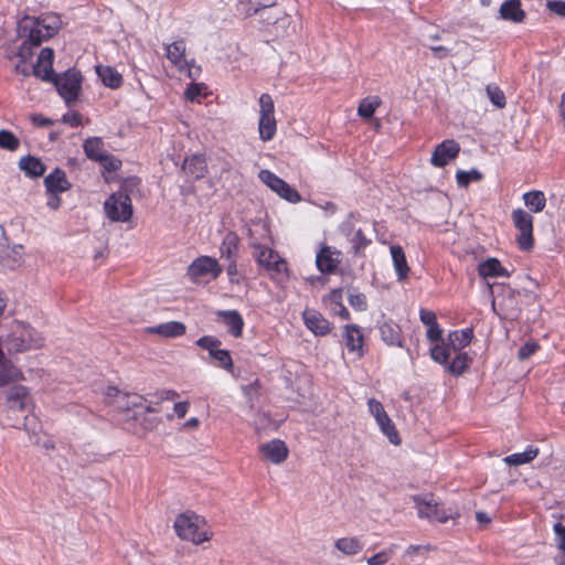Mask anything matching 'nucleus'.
<instances>
[{"label": "nucleus", "mask_w": 565, "mask_h": 565, "mask_svg": "<svg viewBox=\"0 0 565 565\" xmlns=\"http://www.w3.org/2000/svg\"><path fill=\"white\" fill-rule=\"evenodd\" d=\"M17 36L22 40L19 51L15 53L14 68L23 76L35 75V62L33 51L35 47V18L23 17L17 25Z\"/></svg>", "instance_id": "nucleus-1"}, {"label": "nucleus", "mask_w": 565, "mask_h": 565, "mask_svg": "<svg viewBox=\"0 0 565 565\" xmlns=\"http://www.w3.org/2000/svg\"><path fill=\"white\" fill-rule=\"evenodd\" d=\"M173 529L180 540L191 542L195 545L209 542L213 536V532L205 518L191 510H186L177 515Z\"/></svg>", "instance_id": "nucleus-2"}, {"label": "nucleus", "mask_w": 565, "mask_h": 565, "mask_svg": "<svg viewBox=\"0 0 565 565\" xmlns=\"http://www.w3.org/2000/svg\"><path fill=\"white\" fill-rule=\"evenodd\" d=\"M412 500L419 519H426L429 522L446 523L459 516L457 511L446 509L444 504L437 502L433 494H415L412 497Z\"/></svg>", "instance_id": "nucleus-3"}, {"label": "nucleus", "mask_w": 565, "mask_h": 565, "mask_svg": "<svg viewBox=\"0 0 565 565\" xmlns=\"http://www.w3.org/2000/svg\"><path fill=\"white\" fill-rule=\"evenodd\" d=\"M254 257L259 266H262L271 279L281 281L288 277V266L276 250L262 244H254Z\"/></svg>", "instance_id": "nucleus-4"}, {"label": "nucleus", "mask_w": 565, "mask_h": 565, "mask_svg": "<svg viewBox=\"0 0 565 565\" xmlns=\"http://www.w3.org/2000/svg\"><path fill=\"white\" fill-rule=\"evenodd\" d=\"M50 84H53L65 103L71 105L78 98L82 87V75L78 71L70 68L61 75L57 74L56 79Z\"/></svg>", "instance_id": "nucleus-5"}, {"label": "nucleus", "mask_w": 565, "mask_h": 565, "mask_svg": "<svg viewBox=\"0 0 565 565\" xmlns=\"http://www.w3.org/2000/svg\"><path fill=\"white\" fill-rule=\"evenodd\" d=\"M275 105L269 94H262L259 97V120L258 132L263 141L274 138L277 129L275 119Z\"/></svg>", "instance_id": "nucleus-6"}, {"label": "nucleus", "mask_w": 565, "mask_h": 565, "mask_svg": "<svg viewBox=\"0 0 565 565\" xmlns=\"http://www.w3.org/2000/svg\"><path fill=\"white\" fill-rule=\"evenodd\" d=\"M107 217L113 222H127L132 215L129 195L122 191L113 193L104 203Z\"/></svg>", "instance_id": "nucleus-7"}, {"label": "nucleus", "mask_w": 565, "mask_h": 565, "mask_svg": "<svg viewBox=\"0 0 565 565\" xmlns=\"http://www.w3.org/2000/svg\"><path fill=\"white\" fill-rule=\"evenodd\" d=\"M44 185L47 195V206L52 210L58 209L61 205L58 194L71 188V183L67 180L65 171L60 168L54 169L53 172L44 178Z\"/></svg>", "instance_id": "nucleus-8"}, {"label": "nucleus", "mask_w": 565, "mask_h": 565, "mask_svg": "<svg viewBox=\"0 0 565 565\" xmlns=\"http://www.w3.org/2000/svg\"><path fill=\"white\" fill-rule=\"evenodd\" d=\"M512 222L519 235L516 236V243L520 249L530 250L534 245L533 238V216L522 209H516L511 215Z\"/></svg>", "instance_id": "nucleus-9"}, {"label": "nucleus", "mask_w": 565, "mask_h": 565, "mask_svg": "<svg viewBox=\"0 0 565 565\" xmlns=\"http://www.w3.org/2000/svg\"><path fill=\"white\" fill-rule=\"evenodd\" d=\"M222 266L216 258L211 256H200L195 258L188 267L186 275L193 282H199L201 278L210 276L217 278L222 273Z\"/></svg>", "instance_id": "nucleus-10"}, {"label": "nucleus", "mask_w": 565, "mask_h": 565, "mask_svg": "<svg viewBox=\"0 0 565 565\" xmlns=\"http://www.w3.org/2000/svg\"><path fill=\"white\" fill-rule=\"evenodd\" d=\"M258 177L263 183L286 201L290 203H298L301 201V196L298 191L271 171L263 169L259 171Z\"/></svg>", "instance_id": "nucleus-11"}, {"label": "nucleus", "mask_w": 565, "mask_h": 565, "mask_svg": "<svg viewBox=\"0 0 565 565\" xmlns=\"http://www.w3.org/2000/svg\"><path fill=\"white\" fill-rule=\"evenodd\" d=\"M369 411L374 416L377 425L380 426L382 433L387 436L388 440L394 445L401 444V438L398 433L386 414L382 403L375 398H370L367 402Z\"/></svg>", "instance_id": "nucleus-12"}, {"label": "nucleus", "mask_w": 565, "mask_h": 565, "mask_svg": "<svg viewBox=\"0 0 565 565\" xmlns=\"http://www.w3.org/2000/svg\"><path fill=\"white\" fill-rule=\"evenodd\" d=\"M62 20L57 13L46 12L38 17V46L42 41L52 39L62 28Z\"/></svg>", "instance_id": "nucleus-13"}, {"label": "nucleus", "mask_w": 565, "mask_h": 565, "mask_svg": "<svg viewBox=\"0 0 565 565\" xmlns=\"http://www.w3.org/2000/svg\"><path fill=\"white\" fill-rule=\"evenodd\" d=\"M460 151V146L457 141L448 139L439 143L431 156L430 162L433 166L443 168L449 160L455 159Z\"/></svg>", "instance_id": "nucleus-14"}, {"label": "nucleus", "mask_w": 565, "mask_h": 565, "mask_svg": "<svg viewBox=\"0 0 565 565\" xmlns=\"http://www.w3.org/2000/svg\"><path fill=\"white\" fill-rule=\"evenodd\" d=\"M55 53L51 47L41 49L38 54V78L51 83L56 79L57 73L53 70Z\"/></svg>", "instance_id": "nucleus-15"}, {"label": "nucleus", "mask_w": 565, "mask_h": 565, "mask_svg": "<svg viewBox=\"0 0 565 565\" xmlns=\"http://www.w3.org/2000/svg\"><path fill=\"white\" fill-rule=\"evenodd\" d=\"M263 456L275 465L284 462L289 454L287 445L280 439H274L259 447Z\"/></svg>", "instance_id": "nucleus-16"}, {"label": "nucleus", "mask_w": 565, "mask_h": 565, "mask_svg": "<svg viewBox=\"0 0 565 565\" xmlns=\"http://www.w3.org/2000/svg\"><path fill=\"white\" fill-rule=\"evenodd\" d=\"M343 342L350 352H356L359 356L363 355L364 337L359 326L347 324L343 331Z\"/></svg>", "instance_id": "nucleus-17"}, {"label": "nucleus", "mask_w": 565, "mask_h": 565, "mask_svg": "<svg viewBox=\"0 0 565 565\" xmlns=\"http://www.w3.org/2000/svg\"><path fill=\"white\" fill-rule=\"evenodd\" d=\"M303 320L306 327L316 335H326L331 331V323L316 310H305Z\"/></svg>", "instance_id": "nucleus-18"}, {"label": "nucleus", "mask_w": 565, "mask_h": 565, "mask_svg": "<svg viewBox=\"0 0 565 565\" xmlns=\"http://www.w3.org/2000/svg\"><path fill=\"white\" fill-rule=\"evenodd\" d=\"M441 39L440 32H429L424 34L423 45L427 46L438 60H444L458 54L454 52L451 47L440 45L439 40Z\"/></svg>", "instance_id": "nucleus-19"}, {"label": "nucleus", "mask_w": 565, "mask_h": 565, "mask_svg": "<svg viewBox=\"0 0 565 565\" xmlns=\"http://www.w3.org/2000/svg\"><path fill=\"white\" fill-rule=\"evenodd\" d=\"M499 17L512 23H522L525 20L526 13L521 8L520 0H507L500 6Z\"/></svg>", "instance_id": "nucleus-20"}, {"label": "nucleus", "mask_w": 565, "mask_h": 565, "mask_svg": "<svg viewBox=\"0 0 565 565\" xmlns=\"http://www.w3.org/2000/svg\"><path fill=\"white\" fill-rule=\"evenodd\" d=\"M182 171L194 179H202L207 173V163L203 154H193L184 159Z\"/></svg>", "instance_id": "nucleus-21"}, {"label": "nucleus", "mask_w": 565, "mask_h": 565, "mask_svg": "<svg viewBox=\"0 0 565 565\" xmlns=\"http://www.w3.org/2000/svg\"><path fill=\"white\" fill-rule=\"evenodd\" d=\"M217 318L227 327L228 332L238 338L242 335L244 320L236 310H222L217 312Z\"/></svg>", "instance_id": "nucleus-22"}, {"label": "nucleus", "mask_w": 565, "mask_h": 565, "mask_svg": "<svg viewBox=\"0 0 565 565\" xmlns=\"http://www.w3.org/2000/svg\"><path fill=\"white\" fill-rule=\"evenodd\" d=\"M147 331L152 334H159L163 338H177L183 335L186 328L185 324L180 321H169L149 327Z\"/></svg>", "instance_id": "nucleus-23"}, {"label": "nucleus", "mask_w": 565, "mask_h": 565, "mask_svg": "<svg viewBox=\"0 0 565 565\" xmlns=\"http://www.w3.org/2000/svg\"><path fill=\"white\" fill-rule=\"evenodd\" d=\"M339 253L332 252L330 247L326 246L320 249L316 257V264L321 273H332L339 264Z\"/></svg>", "instance_id": "nucleus-24"}, {"label": "nucleus", "mask_w": 565, "mask_h": 565, "mask_svg": "<svg viewBox=\"0 0 565 565\" xmlns=\"http://www.w3.org/2000/svg\"><path fill=\"white\" fill-rule=\"evenodd\" d=\"M478 274L482 278L509 277L510 273L501 265L500 260L490 257L478 265Z\"/></svg>", "instance_id": "nucleus-25"}, {"label": "nucleus", "mask_w": 565, "mask_h": 565, "mask_svg": "<svg viewBox=\"0 0 565 565\" xmlns=\"http://www.w3.org/2000/svg\"><path fill=\"white\" fill-rule=\"evenodd\" d=\"M83 148L87 158L94 161L105 163V161H108L110 159L109 154L104 153V142L98 137L87 138L84 142Z\"/></svg>", "instance_id": "nucleus-26"}, {"label": "nucleus", "mask_w": 565, "mask_h": 565, "mask_svg": "<svg viewBox=\"0 0 565 565\" xmlns=\"http://www.w3.org/2000/svg\"><path fill=\"white\" fill-rule=\"evenodd\" d=\"M145 397L136 393H125L119 399L111 401V406L121 412H129L135 408L143 407Z\"/></svg>", "instance_id": "nucleus-27"}, {"label": "nucleus", "mask_w": 565, "mask_h": 565, "mask_svg": "<svg viewBox=\"0 0 565 565\" xmlns=\"http://www.w3.org/2000/svg\"><path fill=\"white\" fill-rule=\"evenodd\" d=\"M239 238L236 233L228 232L223 237L220 246L221 257L227 262L236 260Z\"/></svg>", "instance_id": "nucleus-28"}, {"label": "nucleus", "mask_w": 565, "mask_h": 565, "mask_svg": "<svg viewBox=\"0 0 565 565\" xmlns=\"http://www.w3.org/2000/svg\"><path fill=\"white\" fill-rule=\"evenodd\" d=\"M381 339L388 345L402 347L401 328L394 322H384L380 326Z\"/></svg>", "instance_id": "nucleus-29"}, {"label": "nucleus", "mask_w": 565, "mask_h": 565, "mask_svg": "<svg viewBox=\"0 0 565 565\" xmlns=\"http://www.w3.org/2000/svg\"><path fill=\"white\" fill-rule=\"evenodd\" d=\"M473 338L472 328H466L462 330H456L448 334V342L451 347L452 351L458 352L461 349L466 348Z\"/></svg>", "instance_id": "nucleus-30"}, {"label": "nucleus", "mask_w": 565, "mask_h": 565, "mask_svg": "<svg viewBox=\"0 0 565 565\" xmlns=\"http://www.w3.org/2000/svg\"><path fill=\"white\" fill-rule=\"evenodd\" d=\"M184 55L185 43L183 40H178L167 45V58L179 70H182L186 64Z\"/></svg>", "instance_id": "nucleus-31"}, {"label": "nucleus", "mask_w": 565, "mask_h": 565, "mask_svg": "<svg viewBox=\"0 0 565 565\" xmlns=\"http://www.w3.org/2000/svg\"><path fill=\"white\" fill-rule=\"evenodd\" d=\"M390 249L398 280H405L409 273L405 253L399 245H392Z\"/></svg>", "instance_id": "nucleus-32"}, {"label": "nucleus", "mask_w": 565, "mask_h": 565, "mask_svg": "<svg viewBox=\"0 0 565 565\" xmlns=\"http://www.w3.org/2000/svg\"><path fill=\"white\" fill-rule=\"evenodd\" d=\"M276 3L277 0H248L247 4L239 3V10L245 17H252L266 13V10L274 8Z\"/></svg>", "instance_id": "nucleus-33"}, {"label": "nucleus", "mask_w": 565, "mask_h": 565, "mask_svg": "<svg viewBox=\"0 0 565 565\" xmlns=\"http://www.w3.org/2000/svg\"><path fill=\"white\" fill-rule=\"evenodd\" d=\"M96 72L102 82L109 88H119L122 84V76L115 68L110 66L99 65L96 67Z\"/></svg>", "instance_id": "nucleus-34"}, {"label": "nucleus", "mask_w": 565, "mask_h": 565, "mask_svg": "<svg viewBox=\"0 0 565 565\" xmlns=\"http://www.w3.org/2000/svg\"><path fill=\"white\" fill-rule=\"evenodd\" d=\"M471 362L472 359L468 355V353L459 352L456 354L451 362L447 363L445 369L451 375L460 376L466 372Z\"/></svg>", "instance_id": "nucleus-35"}, {"label": "nucleus", "mask_w": 565, "mask_h": 565, "mask_svg": "<svg viewBox=\"0 0 565 565\" xmlns=\"http://www.w3.org/2000/svg\"><path fill=\"white\" fill-rule=\"evenodd\" d=\"M525 206L534 213H540L546 205V198L542 191L533 190L523 194Z\"/></svg>", "instance_id": "nucleus-36"}, {"label": "nucleus", "mask_w": 565, "mask_h": 565, "mask_svg": "<svg viewBox=\"0 0 565 565\" xmlns=\"http://www.w3.org/2000/svg\"><path fill=\"white\" fill-rule=\"evenodd\" d=\"M334 546L344 555L351 556L362 551L363 543L358 537H341L335 541Z\"/></svg>", "instance_id": "nucleus-37"}, {"label": "nucleus", "mask_w": 565, "mask_h": 565, "mask_svg": "<svg viewBox=\"0 0 565 565\" xmlns=\"http://www.w3.org/2000/svg\"><path fill=\"white\" fill-rule=\"evenodd\" d=\"M539 455V449L536 447H527V449L523 452L512 454L503 458V461L508 466H520L524 463L531 462Z\"/></svg>", "instance_id": "nucleus-38"}, {"label": "nucleus", "mask_w": 565, "mask_h": 565, "mask_svg": "<svg viewBox=\"0 0 565 565\" xmlns=\"http://www.w3.org/2000/svg\"><path fill=\"white\" fill-rule=\"evenodd\" d=\"M380 105L381 99L379 96L365 97L359 104L358 115L364 119H369L374 115Z\"/></svg>", "instance_id": "nucleus-39"}, {"label": "nucleus", "mask_w": 565, "mask_h": 565, "mask_svg": "<svg viewBox=\"0 0 565 565\" xmlns=\"http://www.w3.org/2000/svg\"><path fill=\"white\" fill-rule=\"evenodd\" d=\"M451 350L452 349L449 345V342L444 344H436L430 350V356L436 363L446 366L450 358Z\"/></svg>", "instance_id": "nucleus-40"}, {"label": "nucleus", "mask_w": 565, "mask_h": 565, "mask_svg": "<svg viewBox=\"0 0 565 565\" xmlns=\"http://www.w3.org/2000/svg\"><path fill=\"white\" fill-rule=\"evenodd\" d=\"M210 358L214 360L217 365L228 372L233 370V360L227 350L217 349L210 354Z\"/></svg>", "instance_id": "nucleus-41"}, {"label": "nucleus", "mask_w": 565, "mask_h": 565, "mask_svg": "<svg viewBox=\"0 0 565 565\" xmlns=\"http://www.w3.org/2000/svg\"><path fill=\"white\" fill-rule=\"evenodd\" d=\"M482 179V173L477 169H472L470 171L458 170L456 173V180L459 186L467 188L470 182L480 181Z\"/></svg>", "instance_id": "nucleus-42"}, {"label": "nucleus", "mask_w": 565, "mask_h": 565, "mask_svg": "<svg viewBox=\"0 0 565 565\" xmlns=\"http://www.w3.org/2000/svg\"><path fill=\"white\" fill-rule=\"evenodd\" d=\"M486 92H487L489 99L497 108L501 109V108L505 107V104H507L505 95L499 86L491 85V84L487 85Z\"/></svg>", "instance_id": "nucleus-43"}, {"label": "nucleus", "mask_w": 565, "mask_h": 565, "mask_svg": "<svg viewBox=\"0 0 565 565\" xmlns=\"http://www.w3.org/2000/svg\"><path fill=\"white\" fill-rule=\"evenodd\" d=\"M20 146V140L11 131L0 130V149L15 151Z\"/></svg>", "instance_id": "nucleus-44"}, {"label": "nucleus", "mask_w": 565, "mask_h": 565, "mask_svg": "<svg viewBox=\"0 0 565 565\" xmlns=\"http://www.w3.org/2000/svg\"><path fill=\"white\" fill-rule=\"evenodd\" d=\"M196 345L204 350H207L210 355L213 351L220 348L221 341L213 335H203L200 339H198Z\"/></svg>", "instance_id": "nucleus-45"}, {"label": "nucleus", "mask_w": 565, "mask_h": 565, "mask_svg": "<svg viewBox=\"0 0 565 565\" xmlns=\"http://www.w3.org/2000/svg\"><path fill=\"white\" fill-rule=\"evenodd\" d=\"M19 168L22 170L29 178H35V157L29 154L22 157L19 161Z\"/></svg>", "instance_id": "nucleus-46"}, {"label": "nucleus", "mask_w": 565, "mask_h": 565, "mask_svg": "<svg viewBox=\"0 0 565 565\" xmlns=\"http://www.w3.org/2000/svg\"><path fill=\"white\" fill-rule=\"evenodd\" d=\"M19 376V371L14 366H2L0 369V387L9 384Z\"/></svg>", "instance_id": "nucleus-47"}, {"label": "nucleus", "mask_w": 565, "mask_h": 565, "mask_svg": "<svg viewBox=\"0 0 565 565\" xmlns=\"http://www.w3.org/2000/svg\"><path fill=\"white\" fill-rule=\"evenodd\" d=\"M349 303L352 308L359 311H364L367 308L366 297L364 294H353L349 295Z\"/></svg>", "instance_id": "nucleus-48"}, {"label": "nucleus", "mask_w": 565, "mask_h": 565, "mask_svg": "<svg viewBox=\"0 0 565 565\" xmlns=\"http://www.w3.org/2000/svg\"><path fill=\"white\" fill-rule=\"evenodd\" d=\"M539 349V344L534 341H529L526 343H524L519 352H518V358L520 360H526L529 359L531 355H533Z\"/></svg>", "instance_id": "nucleus-49"}, {"label": "nucleus", "mask_w": 565, "mask_h": 565, "mask_svg": "<svg viewBox=\"0 0 565 565\" xmlns=\"http://www.w3.org/2000/svg\"><path fill=\"white\" fill-rule=\"evenodd\" d=\"M557 547L565 554V525L557 522L553 526Z\"/></svg>", "instance_id": "nucleus-50"}, {"label": "nucleus", "mask_w": 565, "mask_h": 565, "mask_svg": "<svg viewBox=\"0 0 565 565\" xmlns=\"http://www.w3.org/2000/svg\"><path fill=\"white\" fill-rule=\"evenodd\" d=\"M351 242L353 243L355 250H360L362 248H365L369 245L370 239H367L365 237V235L363 234L362 230L359 228L354 232V235L351 238Z\"/></svg>", "instance_id": "nucleus-51"}, {"label": "nucleus", "mask_w": 565, "mask_h": 565, "mask_svg": "<svg viewBox=\"0 0 565 565\" xmlns=\"http://www.w3.org/2000/svg\"><path fill=\"white\" fill-rule=\"evenodd\" d=\"M266 24L277 23L282 12L274 8L266 10V13H258Z\"/></svg>", "instance_id": "nucleus-52"}, {"label": "nucleus", "mask_w": 565, "mask_h": 565, "mask_svg": "<svg viewBox=\"0 0 565 565\" xmlns=\"http://www.w3.org/2000/svg\"><path fill=\"white\" fill-rule=\"evenodd\" d=\"M427 339L431 342H439L443 340V330L438 322L428 327Z\"/></svg>", "instance_id": "nucleus-53"}, {"label": "nucleus", "mask_w": 565, "mask_h": 565, "mask_svg": "<svg viewBox=\"0 0 565 565\" xmlns=\"http://www.w3.org/2000/svg\"><path fill=\"white\" fill-rule=\"evenodd\" d=\"M390 554L385 551L379 552L366 559L367 565H384L388 562Z\"/></svg>", "instance_id": "nucleus-54"}, {"label": "nucleus", "mask_w": 565, "mask_h": 565, "mask_svg": "<svg viewBox=\"0 0 565 565\" xmlns=\"http://www.w3.org/2000/svg\"><path fill=\"white\" fill-rule=\"evenodd\" d=\"M62 121L72 127H77L82 124V115L77 111L66 113L63 115Z\"/></svg>", "instance_id": "nucleus-55"}, {"label": "nucleus", "mask_w": 565, "mask_h": 565, "mask_svg": "<svg viewBox=\"0 0 565 565\" xmlns=\"http://www.w3.org/2000/svg\"><path fill=\"white\" fill-rule=\"evenodd\" d=\"M546 7L553 13H556L557 15H561V17H565V1H561V0L548 1Z\"/></svg>", "instance_id": "nucleus-56"}, {"label": "nucleus", "mask_w": 565, "mask_h": 565, "mask_svg": "<svg viewBox=\"0 0 565 565\" xmlns=\"http://www.w3.org/2000/svg\"><path fill=\"white\" fill-rule=\"evenodd\" d=\"M419 318H420V321L424 324H426L427 327L435 324V322H437V317H436L435 312L427 310V309H422L419 311Z\"/></svg>", "instance_id": "nucleus-57"}, {"label": "nucleus", "mask_w": 565, "mask_h": 565, "mask_svg": "<svg viewBox=\"0 0 565 565\" xmlns=\"http://www.w3.org/2000/svg\"><path fill=\"white\" fill-rule=\"evenodd\" d=\"M226 273L230 277V281L232 284H239V277H238V269L236 265V260L228 262V265L226 267Z\"/></svg>", "instance_id": "nucleus-58"}, {"label": "nucleus", "mask_w": 565, "mask_h": 565, "mask_svg": "<svg viewBox=\"0 0 565 565\" xmlns=\"http://www.w3.org/2000/svg\"><path fill=\"white\" fill-rule=\"evenodd\" d=\"M120 395H124V392L119 391L116 386H108L105 392L106 403L111 405V401L119 399Z\"/></svg>", "instance_id": "nucleus-59"}, {"label": "nucleus", "mask_w": 565, "mask_h": 565, "mask_svg": "<svg viewBox=\"0 0 565 565\" xmlns=\"http://www.w3.org/2000/svg\"><path fill=\"white\" fill-rule=\"evenodd\" d=\"M202 86L200 84H191L185 90V97L189 100H194L198 96L201 95Z\"/></svg>", "instance_id": "nucleus-60"}, {"label": "nucleus", "mask_w": 565, "mask_h": 565, "mask_svg": "<svg viewBox=\"0 0 565 565\" xmlns=\"http://www.w3.org/2000/svg\"><path fill=\"white\" fill-rule=\"evenodd\" d=\"M159 402L162 401H174L179 397V393L173 390H163L156 394Z\"/></svg>", "instance_id": "nucleus-61"}, {"label": "nucleus", "mask_w": 565, "mask_h": 565, "mask_svg": "<svg viewBox=\"0 0 565 565\" xmlns=\"http://www.w3.org/2000/svg\"><path fill=\"white\" fill-rule=\"evenodd\" d=\"M190 404L189 402H178L174 404V413L179 418H183L188 411H189Z\"/></svg>", "instance_id": "nucleus-62"}, {"label": "nucleus", "mask_w": 565, "mask_h": 565, "mask_svg": "<svg viewBox=\"0 0 565 565\" xmlns=\"http://www.w3.org/2000/svg\"><path fill=\"white\" fill-rule=\"evenodd\" d=\"M269 423V417L267 414L265 413H259L257 415V419L255 422V428L256 430H259L262 428H265L267 426V424Z\"/></svg>", "instance_id": "nucleus-63"}, {"label": "nucleus", "mask_w": 565, "mask_h": 565, "mask_svg": "<svg viewBox=\"0 0 565 565\" xmlns=\"http://www.w3.org/2000/svg\"><path fill=\"white\" fill-rule=\"evenodd\" d=\"M329 300L337 307L338 305L342 303V289H334L332 290L329 296Z\"/></svg>", "instance_id": "nucleus-64"}]
</instances>
